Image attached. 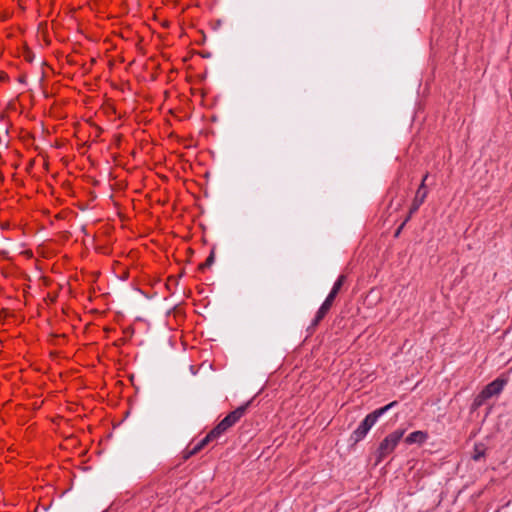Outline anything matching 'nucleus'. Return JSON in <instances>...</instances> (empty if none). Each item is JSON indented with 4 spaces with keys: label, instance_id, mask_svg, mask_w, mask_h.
<instances>
[{
    "label": "nucleus",
    "instance_id": "f257e3e1",
    "mask_svg": "<svg viewBox=\"0 0 512 512\" xmlns=\"http://www.w3.org/2000/svg\"><path fill=\"white\" fill-rule=\"evenodd\" d=\"M397 404L396 401H393L384 407H381L372 413L368 414L365 419L359 424V426L353 431L351 435V439L357 443L361 441L369 432V430L374 426L377 422L378 418L390 410Z\"/></svg>",
    "mask_w": 512,
    "mask_h": 512
},
{
    "label": "nucleus",
    "instance_id": "f03ea898",
    "mask_svg": "<svg viewBox=\"0 0 512 512\" xmlns=\"http://www.w3.org/2000/svg\"><path fill=\"white\" fill-rule=\"evenodd\" d=\"M505 381L496 379L485 386V388L476 396L474 405L476 407L481 406L487 399L498 395L504 388Z\"/></svg>",
    "mask_w": 512,
    "mask_h": 512
},
{
    "label": "nucleus",
    "instance_id": "7ed1b4c3",
    "mask_svg": "<svg viewBox=\"0 0 512 512\" xmlns=\"http://www.w3.org/2000/svg\"><path fill=\"white\" fill-rule=\"evenodd\" d=\"M403 434L404 431L396 430L385 437L378 448V460L383 459L396 448L400 439L403 437Z\"/></svg>",
    "mask_w": 512,
    "mask_h": 512
},
{
    "label": "nucleus",
    "instance_id": "20e7f679",
    "mask_svg": "<svg viewBox=\"0 0 512 512\" xmlns=\"http://www.w3.org/2000/svg\"><path fill=\"white\" fill-rule=\"evenodd\" d=\"M427 193H428L427 190H421V188H418V190L416 192V195H415V198H414V200L412 202V205L410 207L409 216L407 217L405 222L402 224V226L409 220L411 215L413 213H415L419 209V207L423 204L424 200L427 197Z\"/></svg>",
    "mask_w": 512,
    "mask_h": 512
},
{
    "label": "nucleus",
    "instance_id": "39448f33",
    "mask_svg": "<svg viewBox=\"0 0 512 512\" xmlns=\"http://www.w3.org/2000/svg\"><path fill=\"white\" fill-rule=\"evenodd\" d=\"M232 426L233 424L230 421V418H227L226 416L215 428L211 430V436H215L217 439Z\"/></svg>",
    "mask_w": 512,
    "mask_h": 512
},
{
    "label": "nucleus",
    "instance_id": "423d86ee",
    "mask_svg": "<svg viewBox=\"0 0 512 512\" xmlns=\"http://www.w3.org/2000/svg\"><path fill=\"white\" fill-rule=\"evenodd\" d=\"M426 439H427V434L425 432L414 431L407 436L406 442L409 444L423 443Z\"/></svg>",
    "mask_w": 512,
    "mask_h": 512
},
{
    "label": "nucleus",
    "instance_id": "0eeeda50",
    "mask_svg": "<svg viewBox=\"0 0 512 512\" xmlns=\"http://www.w3.org/2000/svg\"><path fill=\"white\" fill-rule=\"evenodd\" d=\"M248 404L249 403L238 407L237 409H235L234 411L230 412L227 415V418H230V421L232 422L233 425L236 422H238L240 420V418L245 414Z\"/></svg>",
    "mask_w": 512,
    "mask_h": 512
},
{
    "label": "nucleus",
    "instance_id": "6e6552de",
    "mask_svg": "<svg viewBox=\"0 0 512 512\" xmlns=\"http://www.w3.org/2000/svg\"><path fill=\"white\" fill-rule=\"evenodd\" d=\"M215 436H211V431L199 442L197 443L191 450L190 454H196L200 450H202L208 443L215 440Z\"/></svg>",
    "mask_w": 512,
    "mask_h": 512
},
{
    "label": "nucleus",
    "instance_id": "1a4fd4ad",
    "mask_svg": "<svg viewBox=\"0 0 512 512\" xmlns=\"http://www.w3.org/2000/svg\"><path fill=\"white\" fill-rule=\"evenodd\" d=\"M485 455V447L483 444L479 443V444H475L474 446V453L472 455V458L475 460V461H478L479 459H481L483 456Z\"/></svg>",
    "mask_w": 512,
    "mask_h": 512
},
{
    "label": "nucleus",
    "instance_id": "9d476101",
    "mask_svg": "<svg viewBox=\"0 0 512 512\" xmlns=\"http://www.w3.org/2000/svg\"><path fill=\"white\" fill-rule=\"evenodd\" d=\"M328 313V311L323 310L322 307L319 308V310L316 313L315 319L313 321V325L316 326Z\"/></svg>",
    "mask_w": 512,
    "mask_h": 512
},
{
    "label": "nucleus",
    "instance_id": "9b49d317",
    "mask_svg": "<svg viewBox=\"0 0 512 512\" xmlns=\"http://www.w3.org/2000/svg\"><path fill=\"white\" fill-rule=\"evenodd\" d=\"M328 313V311L323 310L322 307L319 308V310L316 313L315 319L313 321V325L316 326Z\"/></svg>",
    "mask_w": 512,
    "mask_h": 512
},
{
    "label": "nucleus",
    "instance_id": "f8f14e48",
    "mask_svg": "<svg viewBox=\"0 0 512 512\" xmlns=\"http://www.w3.org/2000/svg\"><path fill=\"white\" fill-rule=\"evenodd\" d=\"M345 279H346V277L344 275H340L338 277V279L336 280V282L334 283L332 290H334L335 292L338 293L339 290L341 289L342 285L344 284Z\"/></svg>",
    "mask_w": 512,
    "mask_h": 512
},
{
    "label": "nucleus",
    "instance_id": "ddd939ff",
    "mask_svg": "<svg viewBox=\"0 0 512 512\" xmlns=\"http://www.w3.org/2000/svg\"><path fill=\"white\" fill-rule=\"evenodd\" d=\"M214 263V252L212 251L206 261L200 265L201 269L205 267H210Z\"/></svg>",
    "mask_w": 512,
    "mask_h": 512
},
{
    "label": "nucleus",
    "instance_id": "4468645a",
    "mask_svg": "<svg viewBox=\"0 0 512 512\" xmlns=\"http://www.w3.org/2000/svg\"><path fill=\"white\" fill-rule=\"evenodd\" d=\"M333 302L330 301V299H325V301L322 303L320 307L323 308V310L329 311L332 307Z\"/></svg>",
    "mask_w": 512,
    "mask_h": 512
},
{
    "label": "nucleus",
    "instance_id": "2eb2a0df",
    "mask_svg": "<svg viewBox=\"0 0 512 512\" xmlns=\"http://www.w3.org/2000/svg\"><path fill=\"white\" fill-rule=\"evenodd\" d=\"M337 292H335L334 290H331L330 293L328 294V296L326 297V299H330V301H334L335 297L337 296Z\"/></svg>",
    "mask_w": 512,
    "mask_h": 512
},
{
    "label": "nucleus",
    "instance_id": "dca6fc26",
    "mask_svg": "<svg viewBox=\"0 0 512 512\" xmlns=\"http://www.w3.org/2000/svg\"><path fill=\"white\" fill-rule=\"evenodd\" d=\"M427 178H428V174H426V175L424 176V178H423V180H422V182H421V184H420V186H419V188H421V190H426V189H425V181H426V179H427Z\"/></svg>",
    "mask_w": 512,
    "mask_h": 512
},
{
    "label": "nucleus",
    "instance_id": "f3484780",
    "mask_svg": "<svg viewBox=\"0 0 512 512\" xmlns=\"http://www.w3.org/2000/svg\"><path fill=\"white\" fill-rule=\"evenodd\" d=\"M193 455H194V454H190V450H189V451H187V452L183 455V458H184L185 460H187L188 458H190V457H191V456H193Z\"/></svg>",
    "mask_w": 512,
    "mask_h": 512
},
{
    "label": "nucleus",
    "instance_id": "a211bd4d",
    "mask_svg": "<svg viewBox=\"0 0 512 512\" xmlns=\"http://www.w3.org/2000/svg\"><path fill=\"white\" fill-rule=\"evenodd\" d=\"M401 228H402V226L399 229H401ZM398 234H400V230L397 231L396 235H398Z\"/></svg>",
    "mask_w": 512,
    "mask_h": 512
}]
</instances>
